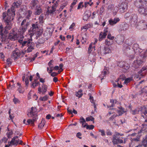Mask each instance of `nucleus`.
<instances>
[{"label":"nucleus","instance_id":"f257e3e1","mask_svg":"<svg viewBox=\"0 0 147 147\" xmlns=\"http://www.w3.org/2000/svg\"><path fill=\"white\" fill-rule=\"evenodd\" d=\"M22 3V1L20 0L17 2L14 3L12 5L11 9L7 10V13H3V18L7 23H9L13 19V17L15 15V10L14 8L18 7Z\"/></svg>","mask_w":147,"mask_h":147},{"label":"nucleus","instance_id":"f03ea898","mask_svg":"<svg viewBox=\"0 0 147 147\" xmlns=\"http://www.w3.org/2000/svg\"><path fill=\"white\" fill-rule=\"evenodd\" d=\"M18 41L19 43L22 44V46H24L26 44L28 45V48L27 50L25 51L24 52H22V53L23 54H24L26 52H30L34 49V44L31 42L32 41L31 39H28L27 40L23 41L22 40H21L20 38V39H19Z\"/></svg>","mask_w":147,"mask_h":147},{"label":"nucleus","instance_id":"7ed1b4c3","mask_svg":"<svg viewBox=\"0 0 147 147\" xmlns=\"http://www.w3.org/2000/svg\"><path fill=\"white\" fill-rule=\"evenodd\" d=\"M29 24V20L27 19H25L22 21L21 26L18 31L19 33V34H20L21 39L24 38V36L22 35L27 30Z\"/></svg>","mask_w":147,"mask_h":147},{"label":"nucleus","instance_id":"20e7f679","mask_svg":"<svg viewBox=\"0 0 147 147\" xmlns=\"http://www.w3.org/2000/svg\"><path fill=\"white\" fill-rule=\"evenodd\" d=\"M141 4L139 6H136L138 8V12L141 15L146 16L147 15V9L144 7V4H147V0H144Z\"/></svg>","mask_w":147,"mask_h":147},{"label":"nucleus","instance_id":"39448f33","mask_svg":"<svg viewBox=\"0 0 147 147\" xmlns=\"http://www.w3.org/2000/svg\"><path fill=\"white\" fill-rule=\"evenodd\" d=\"M135 27L139 30H145L147 28V23L145 20H141L136 24Z\"/></svg>","mask_w":147,"mask_h":147},{"label":"nucleus","instance_id":"423d86ee","mask_svg":"<svg viewBox=\"0 0 147 147\" xmlns=\"http://www.w3.org/2000/svg\"><path fill=\"white\" fill-rule=\"evenodd\" d=\"M32 27L30 28L28 32L29 35L28 36L30 38H31L32 36L36 32L38 29V24L36 23L32 24Z\"/></svg>","mask_w":147,"mask_h":147},{"label":"nucleus","instance_id":"0eeeda50","mask_svg":"<svg viewBox=\"0 0 147 147\" xmlns=\"http://www.w3.org/2000/svg\"><path fill=\"white\" fill-rule=\"evenodd\" d=\"M141 112V113H143L145 115L147 113V110L146 108L144 106L140 107L139 109H137L135 110L132 111L131 113L133 114H136L139 113V112Z\"/></svg>","mask_w":147,"mask_h":147},{"label":"nucleus","instance_id":"6e6552de","mask_svg":"<svg viewBox=\"0 0 147 147\" xmlns=\"http://www.w3.org/2000/svg\"><path fill=\"white\" fill-rule=\"evenodd\" d=\"M52 3L53 5L52 7H48L47 8V11L49 13H52L55 12L56 8V5L57 4V1H55V0H53L52 1Z\"/></svg>","mask_w":147,"mask_h":147},{"label":"nucleus","instance_id":"1a4fd4ad","mask_svg":"<svg viewBox=\"0 0 147 147\" xmlns=\"http://www.w3.org/2000/svg\"><path fill=\"white\" fill-rule=\"evenodd\" d=\"M48 88L47 85L43 84L42 86V87H39L38 88V93L40 94H45Z\"/></svg>","mask_w":147,"mask_h":147},{"label":"nucleus","instance_id":"9d476101","mask_svg":"<svg viewBox=\"0 0 147 147\" xmlns=\"http://www.w3.org/2000/svg\"><path fill=\"white\" fill-rule=\"evenodd\" d=\"M38 111L37 109L35 107H32L31 110L30 112L27 114L28 116L30 117H31L33 116L34 117H37V114Z\"/></svg>","mask_w":147,"mask_h":147},{"label":"nucleus","instance_id":"9b49d317","mask_svg":"<svg viewBox=\"0 0 147 147\" xmlns=\"http://www.w3.org/2000/svg\"><path fill=\"white\" fill-rule=\"evenodd\" d=\"M12 33H10L8 36L9 38L12 40H14L19 38V36L15 32L13 29L12 30Z\"/></svg>","mask_w":147,"mask_h":147},{"label":"nucleus","instance_id":"f8f14e48","mask_svg":"<svg viewBox=\"0 0 147 147\" xmlns=\"http://www.w3.org/2000/svg\"><path fill=\"white\" fill-rule=\"evenodd\" d=\"M119 9L121 13L124 12L125 10L127 7V3L125 2H123L119 5Z\"/></svg>","mask_w":147,"mask_h":147},{"label":"nucleus","instance_id":"ddd939ff","mask_svg":"<svg viewBox=\"0 0 147 147\" xmlns=\"http://www.w3.org/2000/svg\"><path fill=\"white\" fill-rule=\"evenodd\" d=\"M137 16L136 14H133L130 17V21L132 27H135V25L137 24Z\"/></svg>","mask_w":147,"mask_h":147},{"label":"nucleus","instance_id":"4468645a","mask_svg":"<svg viewBox=\"0 0 147 147\" xmlns=\"http://www.w3.org/2000/svg\"><path fill=\"white\" fill-rule=\"evenodd\" d=\"M126 78L125 76L124 75H121L118 78L117 81V86L119 88L123 87L122 84V82Z\"/></svg>","mask_w":147,"mask_h":147},{"label":"nucleus","instance_id":"2eb2a0df","mask_svg":"<svg viewBox=\"0 0 147 147\" xmlns=\"http://www.w3.org/2000/svg\"><path fill=\"white\" fill-rule=\"evenodd\" d=\"M107 29L108 28H107L106 29L104 30V32H101L100 33L98 38L99 41H101L105 38L108 32Z\"/></svg>","mask_w":147,"mask_h":147},{"label":"nucleus","instance_id":"dca6fc26","mask_svg":"<svg viewBox=\"0 0 147 147\" xmlns=\"http://www.w3.org/2000/svg\"><path fill=\"white\" fill-rule=\"evenodd\" d=\"M18 136H15L13 137L10 142H9L10 144L12 145H17L19 144V139L18 138Z\"/></svg>","mask_w":147,"mask_h":147},{"label":"nucleus","instance_id":"f3484780","mask_svg":"<svg viewBox=\"0 0 147 147\" xmlns=\"http://www.w3.org/2000/svg\"><path fill=\"white\" fill-rule=\"evenodd\" d=\"M120 21V19L118 18H115L113 19H111L109 20V24L113 26L116 24L118 22Z\"/></svg>","mask_w":147,"mask_h":147},{"label":"nucleus","instance_id":"a211bd4d","mask_svg":"<svg viewBox=\"0 0 147 147\" xmlns=\"http://www.w3.org/2000/svg\"><path fill=\"white\" fill-rule=\"evenodd\" d=\"M143 63L141 60L137 59L134 61L133 64V66L135 68H137L140 66Z\"/></svg>","mask_w":147,"mask_h":147},{"label":"nucleus","instance_id":"6ab92c4d","mask_svg":"<svg viewBox=\"0 0 147 147\" xmlns=\"http://www.w3.org/2000/svg\"><path fill=\"white\" fill-rule=\"evenodd\" d=\"M91 13L89 11H86L84 14L83 20L85 21H87L91 16Z\"/></svg>","mask_w":147,"mask_h":147},{"label":"nucleus","instance_id":"aec40b11","mask_svg":"<svg viewBox=\"0 0 147 147\" xmlns=\"http://www.w3.org/2000/svg\"><path fill=\"white\" fill-rule=\"evenodd\" d=\"M12 57L14 59H16L19 56L20 53L19 52V50L18 49L13 51L12 53Z\"/></svg>","mask_w":147,"mask_h":147},{"label":"nucleus","instance_id":"412c9836","mask_svg":"<svg viewBox=\"0 0 147 147\" xmlns=\"http://www.w3.org/2000/svg\"><path fill=\"white\" fill-rule=\"evenodd\" d=\"M38 4V1L37 0H32L30 3V6L31 8L33 9L36 7Z\"/></svg>","mask_w":147,"mask_h":147},{"label":"nucleus","instance_id":"4be33fe9","mask_svg":"<svg viewBox=\"0 0 147 147\" xmlns=\"http://www.w3.org/2000/svg\"><path fill=\"white\" fill-rule=\"evenodd\" d=\"M37 119V117H34L32 119H29L27 120V124L26 123V125H33L34 122Z\"/></svg>","mask_w":147,"mask_h":147},{"label":"nucleus","instance_id":"5701e85b","mask_svg":"<svg viewBox=\"0 0 147 147\" xmlns=\"http://www.w3.org/2000/svg\"><path fill=\"white\" fill-rule=\"evenodd\" d=\"M42 12V10L40 6H37L34 12V14L38 15L40 14Z\"/></svg>","mask_w":147,"mask_h":147},{"label":"nucleus","instance_id":"b1692460","mask_svg":"<svg viewBox=\"0 0 147 147\" xmlns=\"http://www.w3.org/2000/svg\"><path fill=\"white\" fill-rule=\"evenodd\" d=\"M118 109L117 110V112L119 114V116L121 115L125 112L124 109L121 107H117Z\"/></svg>","mask_w":147,"mask_h":147},{"label":"nucleus","instance_id":"393cba45","mask_svg":"<svg viewBox=\"0 0 147 147\" xmlns=\"http://www.w3.org/2000/svg\"><path fill=\"white\" fill-rule=\"evenodd\" d=\"M108 73V71L107 70H104L103 71H102L101 73V75L99 76L101 80H102L105 77V75Z\"/></svg>","mask_w":147,"mask_h":147},{"label":"nucleus","instance_id":"a878e982","mask_svg":"<svg viewBox=\"0 0 147 147\" xmlns=\"http://www.w3.org/2000/svg\"><path fill=\"white\" fill-rule=\"evenodd\" d=\"M108 9L110 10H113V11H115V14H116V12H117V7H114V5L112 4L109 5L108 7Z\"/></svg>","mask_w":147,"mask_h":147},{"label":"nucleus","instance_id":"bb28decb","mask_svg":"<svg viewBox=\"0 0 147 147\" xmlns=\"http://www.w3.org/2000/svg\"><path fill=\"white\" fill-rule=\"evenodd\" d=\"M110 103L111 104V106H108V108H110L111 107H113L114 106H116L117 104H118L117 101L115 100L112 99L111 100Z\"/></svg>","mask_w":147,"mask_h":147},{"label":"nucleus","instance_id":"cd10ccee","mask_svg":"<svg viewBox=\"0 0 147 147\" xmlns=\"http://www.w3.org/2000/svg\"><path fill=\"white\" fill-rule=\"evenodd\" d=\"M80 123H82V127H85L86 126V125H87V123H85V125H84V123H86V121L85 120V119L83 117H80Z\"/></svg>","mask_w":147,"mask_h":147},{"label":"nucleus","instance_id":"c85d7f7f","mask_svg":"<svg viewBox=\"0 0 147 147\" xmlns=\"http://www.w3.org/2000/svg\"><path fill=\"white\" fill-rule=\"evenodd\" d=\"M75 95L76 96L79 98L81 97L83 95L82 91V90H80L78 92H76Z\"/></svg>","mask_w":147,"mask_h":147},{"label":"nucleus","instance_id":"c756f323","mask_svg":"<svg viewBox=\"0 0 147 147\" xmlns=\"http://www.w3.org/2000/svg\"><path fill=\"white\" fill-rule=\"evenodd\" d=\"M11 28V24H9V25H7L5 27V30L4 31V32H5V34H7L8 32V30L10 29Z\"/></svg>","mask_w":147,"mask_h":147},{"label":"nucleus","instance_id":"7c9ffc66","mask_svg":"<svg viewBox=\"0 0 147 147\" xmlns=\"http://www.w3.org/2000/svg\"><path fill=\"white\" fill-rule=\"evenodd\" d=\"M93 43L92 42L90 44L89 46L88 49V52L89 53L91 52L92 49H94V50H95V46L94 45L93 46Z\"/></svg>","mask_w":147,"mask_h":147},{"label":"nucleus","instance_id":"2f4dec72","mask_svg":"<svg viewBox=\"0 0 147 147\" xmlns=\"http://www.w3.org/2000/svg\"><path fill=\"white\" fill-rule=\"evenodd\" d=\"M144 1V0H136L134 2V5L136 6H139L140 4H141V3Z\"/></svg>","mask_w":147,"mask_h":147},{"label":"nucleus","instance_id":"473e14b6","mask_svg":"<svg viewBox=\"0 0 147 147\" xmlns=\"http://www.w3.org/2000/svg\"><path fill=\"white\" fill-rule=\"evenodd\" d=\"M132 80V78H125L124 80V81L123 83V84H126L127 85L128 83L129 82Z\"/></svg>","mask_w":147,"mask_h":147},{"label":"nucleus","instance_id":"72a5a7b5","mask_svg":"<svg viewBox=\"0 0 147 147\" xmlns=\"http://www.w3.org/2000/svg\"><path fill=\"white\" fill-rule=\"evenodd\" d=\"M13 134V131L11 130H8L7 132L6 133L7 137L8 138H10L11 137Z\"/></svg>","mask_w":147,"mask_h":147},{"label":"nucleus","instance_id":"f704fd0d","mask_svg":"<svg viewBox=\"0 0 147 147\" xmlns=\"http://www.w3.org/2000/svg\"><path fill=\"white\" fill-rule=\"evenodd\" d=\"M111 52V50L108 47H105L104 48V50L101 53L104 54H106L109 53Z\"/></svg>","mask_w":147,"mask_h":147},{"label":"nucleus","instance_id":"c9c22d12","mask_svg":"<svg viewBox=\"0 0 147 147\" xmlns=\"http://www.w3.org/2000/svg\"><path fill=\"white\" fill-rule=\"evenodd\" d=\"M36 80H37L34 79V81L32 83V86L33 88L37 86L40 83L39 82H37Z\"/></svg>","mask_w":147,"mask_h":147},{"label":"nucleus","instance_id":"e433bc0d","mask_svg":"<svg viewBox=\"0 0 147 147\" xmlns=\"http://www.w3.org/2000/svg\"><path fill=\"white\" fill-rule=\"evenodd\" d=\"M118 138L116 139V135H114L113 137L112 142L114 144H118Z\"/></svg>","mask_w":147,"mask_h":147},{"label":"nucleus","instance_id":"4c0bfd02","mask_svg":"<svg viewBox=\"0 0 147 147\" xmlns=\"http://www.w3.org/2000/svg\"><path fill=\"white\" fill-rule=\"evenodd\" d=\"M4 30L5 29H3V26L2 25H1L0 26V34L1 35L3 36L4 34H5V32H4Z\"/></svg>","mask_w":147,"mask_h":147},{"label":"nucleus","instance_id":"58836bf2","mask_svg":"<svg viewBox=\"0 0 147 147\" xmlns=\"http://www.w3.org/2000/svg\"><path fill=\"white\" fill-rule=\"evenodd\" d=\"M32 13V12L30 10H28L26 13L25 16L26 17V19H28V18L30 16Z\"/></svg>","mask_w":147,"mask_h":147},{"label":"nucleus","instance_id":"ea45409f","mask_svg":"<svg viewBox=\"0 0 147 147\" xmlns=\"http://www.w3.org/2000/svg\"><path fill=\"white\" fill-rule=\"evenodd\" d=\"M66 14H64V15H63L62 13H60L58 16V17L59 18H61V20L62 21H63L65 19V18L66 17Z\"/></svg>","mask_w":147,"mask_h":147},{"label":"nucleus","instance_id":"a19ab883","mask_svg":"<svg viewBox=\"0 0 147 147\" xmlns=\"http://www.w3.org/2000/svg\"><path fill=\"white\" fill-rule=\"evenodd\" d=\"M93 4V3L92 2V0H90L89 2H85L84 3L85 7H86L88 5L91 6Z\"/></svg>","mask_w":147,"mask_h":147},{"label":"nucleus","instance_id":"79ce46f5","mask_svg":"<svg viewBox=\"0 0 147 147\" xmlns=\"http://www.w3.org/2000/svg\"><path fill=\"white\" fill-rule=\"evenodd\" d=\"M48 98V96L47 95H45L43 97H40L39 99L41 101H45L47 100Z\"/></svg>","mask_w":147,"mask_h":147},{"label":"nucleus","instance_id":"37998d69","mask_svg":"<svg viewBox=\"0 0 147 147\" xmlns=\"http://www.w3.org/2000/svg\"><path fill=\"white\" fill-rule=\"evenodd\" d=\"M45 121L44 120H42L40 123L38 125V127H39L40 128V129H42V127L44 126L45 125Z\"/></svg>","mask_w":147,"mask_h":147},{"label":"nucleus","instance_id":"c03bdc74","mask_svg":"<svg viewBox=\"0 0 147 147\" xmlns=\"http://www.w3.org/2000/svg\"><path fill=\"white\" fill-rule=\"evenodd\" d=\"M94 118L92 116H90L89 117H87L86 118V121H93V123H94Z\"/></svg>","mask_w":147,"mask_h":147},{"label":"nucleus","instance_id":"a18cd8bd","mask_svg":"<svg viewBox=\"0 0 147 147\" xmlns=\"http://www.w3.org/2000/svg\"><path fill=\"white\" fill-rule=\"evenodd\" d=\"M124 139V141L123 142V141L121 139H120L118 138V144L119 143H125L126 142V141L127 140V139L126 138H123Z\"/></svg>","mask_w":147,"mask_h":147},{"label":"nucleus","instance_id":"49530a36","mask_svg":"<svg viewBox=\"0 0 147 147\" xmlns=\"http://www.w3.org/2000/svg\"><path fill=\"white\" fill-rule=\"evenodd\" d=\"M63 66V64L61 63L59 65V71H58V74H59L61 72H62L63 70L62 68Z\"/></svg>","mask_w":147,"mask_h":147},{"label":"nucleus","instance_id":"de8ad7c7","mask_svg":"<svg viewBox=\"0 0 147 147\" xmlns=\"http://www.w3.org/2000/svg\"><path fill=\"white\" fill-rule=\"evenodd\" d=\"M85 127L87 129H92L94 128V126L92 125H89L87 124Z\"/></svg>","mask_w":147,"mask_h":147},{"label":"nucleus","instance_id":"09e8293b","mask_svg":"<svg viewBox=\"0 0 147 147\" xmlns=\"http://www.w3.org/2000/svg\"><path fill=\"white\" fill-rule=\"evenodd\" d=\"M107 38L111 40H113L114 39L115 37L114 36H112L111 34L109 33L107 37Z\"/></svg>","mask_w":147,"mask_h":147},{"label":"nucleus","instance_id":"8fccbe9b","mask_svg":"<svg viewBox=\"0 0 147 147\" xmlns=\"http://www.w3.org/2000/svg\"><path fill=\"white\" fill-rule=\"evenodd\" d=\"M83 3V2H81L78 4L77 7L78 9H79L81 8H82L84 7V5H82Z\"/></svg>","mask_w":147,"mask_h":147},{"label":"nucleus","instance_id":"3c124183","mask_svg":"<svg viewBox=\"0 0 147 147\" xmlns=\"http://www.w3.org/2000/svg\"><path fill=\"white\" fill-rule=\"evenodd\" d=\"M75 26V24L74 23H73L69 27V29L71 30H72L74 28V27Z\"/></svg>","mask_w":147,"mask_h":147},{"label":"nucleus","instance_id":"603ef678","mask_svg":"<svg viewBox=\"0 0 147 147\" xmlns=\"http://www.w3.org/2000/svg\"><path fill=\"white\" fill-rule=\"evenodd\" d=\"M147 69V67H146V66L143 67L142 68V69L139 71L140 74V75H141L142 74H141V73L142 71H144L146 70Z\"/></svg>","mask_w":147,"mask_h":147},{"label":"nucleus","instance_id":"864d4df0","mask_svg":"<svg viewBox=\"0 0 147 147\" xmlns=\"http://www.w3.org/2000/svg\"><path fill=\"white\" fill-rule=\"evenodd\" d=\"M65 4H62L59 9V11H61L65 7Z\"/></svg>","mask_w":147,"mask_h":147},{"label":"nucleus","instance_id":"5fc2aeb1","mask_svg":"<svg viewBox=\"0 0 147 147\" xmlns=\"http://www.w3.org/2000/svg\"><path fill=\"white\" fill-rule=\"evenodd\" d=\"M118 116V115L117 114H116L115 115H113L112 116H111V117H110V118H109V120H113L114 118L117 116Z\"/></svg>","mask_w":147,"mask_h":147},{"label":"nucleus","instance_id":"6e6d98bb","mask_svg":"<svg viewBox=\"0 0 147 147\" xmlns=\"http://www.w3.org/2000/svg\"><path fill=\"white\" fill-rule=\"evenodd\" d=\"M87 40L85 38H84V37H82V39L81 40V41L83 44H84L86 42V40Z\"/></svg>","mask_w":147,"mask_h":147},{"label":"nucleus","instance_id":"4d7b16f0","mask_svg":"<svg viewBox=\"0 0 147 147\" xmlns=\"http://www.w3.org/2000/svg\"><path fill=\"white\" fill-rule=\"evenodd\" d=\"M13 101L14 102V103L16 104L17 103H18L20 102L19 100L18 99L16 98H14L13 99Z\"/></svg>","mask_w":147,"mask_h":147},{"label":"nucleus","instance_id":"13d9d810","mask_svg":"<svg viewBox=\"0 0 147 147\" xmlns=\"http://www.w3.org/2000/svg\"><path fill=\"white\" fill-rule=\"evenodd\" d=\"M99 131L101 133L102 136H104L105 135V131L104 130L100 129Z\"/></svg>","mask_w":147,"mask_h":147},{"label":"nucleus","instance_id":"bf43d9fd","mask_svg":"<svg viewBox=\"0 0 147 147\" xmlns=\"http://www.w3.org/2000/svg\"><path fill=\"white\" fill-rule=\"evenodd\" d=\"M90 101L92 103H94L95 102V101L93 99V97L91 96H90Z\"/></svg>","mask_w":147,"mask_h":147},{"label":"nucleus","instance_id":"052dcab7","mask_svg":"<svg viewBox=\"0 0 147 147\" xmlns=\"http://www.w3.org/2000/svg\"><path fill=\"white\" fill-rule=\"evenodd\" d=\"M112 110V111H111L109 112V113L107 115V116H110L111 115L112 113L113 114L114 113V112H113V111H116L115 110H114L113 109Z\"/></svg>","mask_w":147,"mask_h":147},{"label":"nucleus","instance_id":"680f3d73","mask_svg":"<svg viewBox=\"0 0 147 147\" xmlns=\"http://www.w3.org/2000/svg\"><path fill=\"white\" fill-rule=\"evenodd\" d=\"M58 74V73H57L55 72H53L51 74V76L53 77H55Z\"/></svg>","mask_w":147,"mask_h":147},{"label":"nucleus","instance_id":"e2e57ef3","mask_svg":"<svg viewBox=\"0 0 147 147\" xmlns=\"http://www.w3.org/2000/svg\"><path fill=\"white\" fill-rule=\"evenodd\" d=\"M88 27L87 25H85L84 26H83L81 27V30H83V29L85 30H87L88 28Z\"/></svg>","mask_w":147,"mask_h":147},{"label":"nucleus","instance_id":"0e129e2a","mask_svg":"<svg viewBox=\"0 0 147 147\" xmlns=\"http://www.w3.org/2000/svg\"><path fill=\"white\" fill-rule=\"evenodd\" d=\"M81 135H82V134L81 133H80V132H78V133H77L76 134L77 137H78V138H79L80 139H82V137H80V136Z\"/></svg>","mask_w":147,"mask_h":147},{"label":"nucleus","instance_id":"69168bd1","mask_svg":"<svg viewBox=\"0 0 147 147\" xmlns=\"http://www.w3.org/2000/svg\"><path fill=\"white\" fill-rule=\"evenodd\" d=\"M105 44L108 45H111V43L109 41H108L107 40H106L105 41Z\"/></svg>","mask_w":147,"mask_h":147},{"label":"nucleus","instance_id":"338daca9","mask_svg":"<svg viewBox=\"0 0 147 147\" xmlns=\"http://www.w3.org/2000/svg\"><path fill=\"white\" fill-rule=\"evenodd\" d=\"M122 67H123V68L125 69H127L129 68V66L127 64H126V66H124V65H123Z\"/></svg>","mask_w":147,"mask_h":147},{"label":"nucleus","instance_id":"774afa93","mask_svg":"<svg viewBox=\"0 0 147 147\" xmlns=\"http://www.w3.org/2000/svg\"><path fill=\"white\" fill-rule=\"evenodd\" d=\"M106 134L107 135L111 136L112 134V133L111 131H107L106 132Z\"/></svg>","mask_w":147,"mask_h":147}]
</instances>
